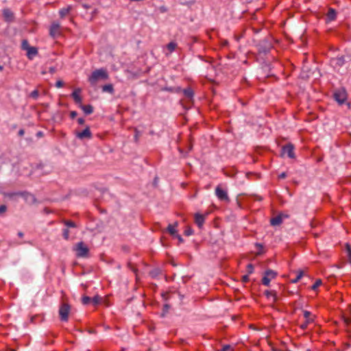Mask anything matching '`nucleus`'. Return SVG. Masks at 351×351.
I'll use <instances>...</instances> for the list:
<instances>
[{
	"label": "nucleus",
	"instance_id": "e2e57ef3",
	"mask_svg": "<svg viewBox=\"0 0 351 351\" xmlns=\"http://www.w3.org/2000/svg\"><path fill=\"white\" fill-rule=\"evenodd\" d=\"M256 246L257 247L260 248V249H261V248H263V245H262L261 244H260V243H256Z\"/></svg>",
	"mask_w": 351,
	"mask_h": 351
},
{
	"label": "nucleus",
	"instance_id": "37998d69",
	"mask_svg": "<svg viewBox=\"0 0 351 351\" xmlns=\"http://www.w3.org/2000/svg\"><path fill=\"white\" fill-rule=\"evenodd\" d=\"M7 210V207L5 205H1L0 206V215L3 214Z\"/></svg>",
	"mask_w": 351,
	"mask_h": 351
},
{
	"label": "nucleus",
	"instance_id": "338daca9",
	"mask_svg": "<svg viewBox=\"0 0 351 351\" xmlns=\"http://www.w3.org/2000/svg\"><path fill=\"white\" fill-rule=\"evenodd\" d=\"M88 332L90 333H95V330H89Z\"/></svg>",
	"mask_w": 351,
	"mask_h": 351
},
{
	"label": "nucleus",
	"instance_id": "423d86ee",
	"mask_svg": "<svg viewBox=\"0 0 351 351\" xmlns=\"http://www.w3.org/2000/svg\"><path fill=\"white\" fill-rule=\"evenodd\" d=\"M293 149H294L293 145L289 143L282 147L281 155L284 156V155L287 154L289 158H294L295 154L293 152Z\"/></svg>",
	"mask_w": 351,
	"mask_h": 351
},
{
	"label": "nucleus",
	"instance_id": "6e6552de",
	"mask_svg": "<svg viewBox=\"0 0 351 351\" xmlns=\"http://www.w3.org/2000/svg\"><path fill=\"white\" fill-rule=\"evenodd\" d=\"M76 136L81 140L84 138L90 139L92 137V133L90 128L86 127L83 131L77 132Z\"/></svg>",
	"mask_w": 351,
	"mask_h": 351
},
{
	"label": "nucleus",
	"instance_id": "9b49d317",
	"mask_svg": "<svg viewBox=\"0 0 351 351\" xmlns=\"http://www.w3.org/2000/svg\"><path fill=\"white\" fill-rule=\"evenodd\" d=\"M60 25L58 23H53L50 27V35L52 37H56L60 34L59 32Z\"/></svg>",
	"mask_w": 351,
	"mask_h": 351
},
{
	"label": "nucleus",
	"instance_id": "2eb2a0df",
	"mask_svg": "<svg viewBox=\"0 0 351 351\" xmlns=\"http://www.w3.org/2000/svg\"><path fill=\"white\" fill-rule=\"evenodd\" d=\"M21 195L24 196L27 203L35 204L36 202V199L34 195L28 193H21Z\"/></svg>",
	"mask_w": 351,
	"mask_h": 351
},
{
	"label": "nucleus",
	"instance_id": "20e7f679",
	"mask_svg": "<svg viewBox=\"0 0 351 351\" xmlns=\"http://www.w3.org/2000/svg\"><path fill=\"white\" fill-rule=\"evenodd\" d=\"M75 250L77 257H86L88 256L89 250L88 247L83 243L79 242L76 244Z\"/></svg>",
	"mask_w": 351,
	"mask_h": 351
},
{
	"label": "nucleus",
	"instance_id": "7ed1b4c3",
	"mask_svg": "<svg viewBox=\"0 0 351 351\" xmlns=\"http://www.w3.org/2000/svg\"><path fill=\"white\" fill-rule=\"evenodd\" d=\"M71 311V306L68 303H62L59 308V315L61 321L67 322Z\"/></svg>",
	"mask_w": 351,
	"mask_h": 351
},
{
	"label": "nucleus",
	"instance_id": "58836bf2",
	"mask_svg": "<svg viewBox=\"0 0 351 351\" xmlns=\"http://www.w3.org/2000/svg\"><path fill=\"white\" fill-rule=\"evenodd\" d=\"M63 237L66 240L69 238V231L67 228L63 230Z\"/></svg>",
	"mask_w": 351,
	"mask_h": 351
},
{
	"label": "nucleus",
	"instance_id": "dca6fc26",
	"mask_svg": "<svg viewBox=\"0 0 351 351\" xmlns=\"http://www.w3.org/2000/svg\"><path fill=\"white\" fill-rule=\"evenodd\" d=\"M184 96L189 100L192 101L194 95L193 90L191 88H187L182 90Z\"/></svg>",
	"mask_w": 351,
	"mask_h": 351
},
{
	"label": "nucleus",
	"instance_id": "cd10ccee",
	"mask_svg": "<svg viewBox=\"0 0 351 351\" xmlns=\"http://www.w3.org/2000/svg\"><path fill=\"white\" fill-rule=\"evenodd\" d=\"M177 47V44L174 42L169 43L167 47L169 50L170 52H172Z\"/></svg>",
	"mask_w": 351,
	"mask_h": 351
},
{
	"label": "nucleus",
	"instance_id": "a878e982",
	"mask_svg": "<svg viewBox=\"0 0 351 351\" xmlns=\"http://www.w3.org/2000/svg\"><path fill=\"white\" fill-rule=\"evenodd\" d=\"M101 301V298L99 297V295H95V297H93V298H91V302L94 304V305H97L99 304Z\"/></svg>",
	"mask_w": 351,
	"mask_h": 351
},
{
	"label": "nucleus",
	"instance_id": "e433bc0d",
	"mask_svg": "<svg viewBox=\"0 0 351 351\" xmlns=\"http://www.w3.org/2000/svg\"><path fill=\"white\" fill-rule=\"evenodd\" d=\"M311 315V313L307 311H304V316L306 319L307 322H311L312 320L309 319V317Z\"/></svg>",
	"mask_w": 351,
	"mask_h": 351
},
{
	"label": "nucleus",
	"instance_id": "39448f33",
	"mask_svg": "<svg viewBox=\"0 0 351 351\" xmlns=\"http://www.w3.org/2000/svg\"><path fill=\"white\" fill-rule=\"evenodd\" d=\"M333 97L341 105L347 99V93L344 88H340L335 91Z\"/></svg>",
	"mask_w": 351,
	"mask_h": 351
},
{
	"label": "nucleus",
	"instance_id": "680f3d73",
	"mask_svg": "<svg viewBox=\"0 0 351 351\" xmlns=\"http://www.w3.org/2000/svg\"><path fill=\"white\" fill-rule=\"evenodd\" d=\"M18 236H19V237H23V233L22 232H18Z\"/></svg>",
	"mask_w": 351,
	"mask_h": 351
},
{
	"label": "nucleus",
	"instance_id": "79ce46f5",
	"mask_svg": "<svg viewBox=\"0 0 351 351\" xmlns=\"http://www.w3.org/2000/svg\"><path fill=\"white\" fill-rule=\"evenodd\" d=\"M274 291H269V290H267V291H265V295L267 298L271 297V295L274 294Z\"/></svg>",
	"mask_w": 351,
	"mask_h": 351
},
{
	"label": "nucleus",
	"instance_id": "aec40b11",
	"mask_svg": "<svg viewBox=\"0 0 351 351\" xmlns=\"http://www.w3.org/2000/svg\"><path fill=\"white\" fill-rule=\"evenodd\" d=\"M335 18L336 11L332 8H330L327 14V21H333L335 19Z\"/></svg>",
	"mask_w": 351,
	"mask_h": 351
},
{
	"label": "nucleus",
	"instance_id": "3c124183",
	"mask_svg": "<svg viewBox=\"0 0 351 351\" xmlns=\"http://www.w3.org/2000/svg\"><path fill=\"white\" fill-rule=\"evenodd\" d=\"M175 237L178 239V240L179 241L180 243H182L184 241L183 239L182 238V237L180 234H177L175 236Z\"/></svg>",
	"mask_w": 351,
	"mask_h": 351
},
{
	"label": "nucleus",
	"instance_id": "8fccbe9b",
	"mask_svg": "<svg viewBox=\"0 0 351 351\" xmlns=\"http://www.w3.org/2000/svg\"><path fill=\"white\" fill-rule=\"evenodd\" d=\"M242 280L243 282H246L249 280V276L248 275H245L242 277Z\"/></svg>",
	"mask_w": 351,
	"mask_h": 351
},
{
	"label": "nucleus",
	"instance_id": "473e14b6",
	"mask_svg": "<svg viewBox=\"0 0 351 351\" xmlns=\"http://www.w3.org/2000/svg\"><path fill=\"white\" fill-rule=\"evenodd\" d=\"M169 308H170V306L169 304H166L164 305L162 313L161 314L162 317H165V315L167 313Z\"/></svg>",
	"mask_w": 351,
	"mask_h": 351
},
{
	"label": "nucleus",
	"instance_id": "f704fd0d",
	"mask_svg": "<svg viewBox=\"0 0 351 351\" xmlns=\"http://www.w3.org/2000/svg\"><path fill=\"white\" fill-rule=\"evenodd\" d=\"M193 234V230L191 227H187V228L184 231V234L186 236H191Z\"/></svg>",
	"mask_w": 351,
	"mask_h": 351
},
{
	"label": "nucleus",
	"instance_id": "a211bd4d",
	"mask_svg": "<svg viewBox=\"0 0 351 351\" xmlns=\"http://www.w3.org/2000/svg\"><path fill=\"white\" fill-rule=\"evenodd\" d=\"M336 66H342L346 62L344 56H339L332 60Z\"/></svg>",
	"mask_w": 351,
	"mask_h": 351
},
{
	"label": "nucleus",
	"instance_id": "4c0bfd02",
	"mask_svg": "<svg viewBox=\"0 0 351 351\" xmlns=\"http://www.w3.org/2000/svg\"><path fill=\"white\" fill-rule=\"evenodd\" d=\"M38 95H39V93L37 90H34L30 94V96L35 99H36L38 98Z\"/></svg>",
	"mask_w": 351,
	"mask_h": 351
},
{
	"label": "nucleus",
	"instance_id": "a18cd8bd",
	"mask_svg": "<svg viewBox=\"0 0 351 351\" xmlns=\"http://www.w3.org/2000/svg\"><path fill=\"white\" fill-rule=\"evenodd\" d=\"M159 11L161 12V13H165V12H167V8L165 7V5H162L160 7H159Z\"/></svg>",
	"mask_w": 351,
	"mask_h": 351
},
{
	"label": "nucleus",
	"instance_id": "5fc2aeb1",
	"mask_svg": "<svg viewBox=\"0 0 351 351\" xmlns=\"http://www.w3.org/2000/svg\"><path fill=\"white\" fill-rule=\"evenodd\" d=\"M136 134H135V136H134V139H135V141H138V136H140V134L139 132L136 130Z\"/></svg>",
	"mask_w": 351,
	"mask_h": 351
},
{
	"label": "nucleus",
	"instance_id": "4d7b16f0",
	"mask_svg": "<svg viewBox=\"0 0 351 351\" xmlns=\"http://www.w3.org/2000/svg\"><path fill=\"white\" fill-rule=\"evenodd\" d=\"M56 71V69L55 67H53V66L50 67V69H49V72H50L51 74L54 73Z\"/></svg>",
	"mask_w": 351,
	"mask_h": 351
},
{
	"label": "nucleus",
	"instance_id": "393cba45",
	"mask_svg": "<svg viewBox=\"0 0 351 351\" xmlns=\"http://www.w3.org/2000/svg\"><path fill=\"white\" fill-rule=\"evenodd\" d=\"M303 276H304V272H303V271H298V275H297V276H296V278H294V279H293V280H291V282L292 283H297V282H298L301 279V278H302Z\"/></svg>",
	"mask_w": 351,
	"mask_h": 351
},
{
	"label": "nucleus",
	"instance_id": "b1692460",
	"mask_svg": "<svg viewBox=\"0 0 351 351\" xmlns=\"http://www.w3.org/2000/svg\"><path fill=\"white\" fill-rule=\"evenodd\" d=\"M160 274V269L158 268L154 269L152 271H150V272H149V275L152 278L157 277Z\"/></svg>",
	"mask_w": 351,
	"mask_h": 351
},
{
	"label": "nucleus",
	"instance_id": "6ab92c4d",
	"mask_svg": "<svg viewBox=\"0 0 351 351\" xmlns=\"http://www.w3.org/2000/svg\"><path fill=\"white\" fill-rule=\"evenodd\" d=\"M81 108L86 114H90L93 112V108L91 105H80Z\"/></svg>",
	"mask_w": 351,
	"mask_h": 351
},
{
	"label": "nucleus",
	"instance_id": "4be33fe9",
	"mask_svg": "<svg viewBox=\"0 0 351 351\" xmlns=\"http://www.w3.org/2000/svg\"><path fill=\"white\" fill-rule=\"evenodd\" d=\"M276 272L271 269H267L265 272V276H268L270 278V280L274 278L276 276Z\"/></svg>",
	"mask_w": 351,
	"mask_h": 351
},
{
	"label": "nucleus",
	"instance_id": "49530a36",
	"mask_svg": "<svg viewBox=\"0 0 351 351\" xmlns=\"http://www.w3.org/2000/svg\"><path fill=\"white\" fill-rule=\"evenodd\" d=\"M128 267H130V269L132 271H133L136 274V279H138V276H137V274H136V272H137V269H136L134 267H133V266H132V265L131 263H129V264H128Z\"/></svg>",
	"mask_w": 351,
	"mask_h": 351
},
{
	"label": "nucleus",
	"instance_id": "f257e3e1",
	"mask_svg": "<svg viewBox=\"0 0 351 351\" xmlns=\"http://www.w3.org/2000/svg\"><path fill=\"white\" fill-rule=\"evenodd\" d=\"M108 79V74L106 69H100L94 71L88 77V81L92 86H95L99 81H105Z\"/></svg>",
	"mask_w": 351,
	"mask_h": 351
},
{
	"label": "nucleus",
	"instance_id": "f8f14e48",
	"mask_svg": "<svg viewBox=\"0 0 351 351\" xmlns=\"http://www.w3.org/2000/svg\"><path fill=\"white\" fill-rule=\"evenodd\" d=\"M26 51L27 56L29 60H32L38 54V49L35 47H30Z\"/></svg>",
	"mask_w": 351,
	"mask_h": 351
},
{
	"label": "nucleus",
	"instance_id": "2f4dec72",
	"mask_svg": "<svg viewBox=\"0 0 351 351\" xmlns=\"http://www.w3.org/2000/svg\"><path fill=\"white\" fill-rule=\"evenodd\" d=\"M271 280L268 276H264L262 279V282L264 285L268 286L269 285Z\"/></svg>",
	"mask_w": 351,
	"mask_h": 351
},
{
	"label": "nucleus",
	"instance_id": "13d9d810",
	"mask_svg": "<svg viewBox=\"0 0 351 351\" xmlns=\"http://www.w3.org/2000/svg\"><path fill=\"white\" fill-rule=\"evenodd\" d=\"M24 133H25L24 130L21 129V130L19 131V133H18V134H19V136H22L24 134Z\"/></svg>",
	"mask_w": 351,
	"mask_h": 351
},
{
	"label": "nucleus",
	"instance_id": "69168bd1",
	"mask_svg": "<svg viewBox=\"0 0 351 351\" xmlns=\"http://www.w3.org/2000/svg\"><path fill=\"white\" fill-rule=\"evenodd\" d=\"M191 149H192V145H189L188 147V149L190 151V150H191Z\"/></svg>",
	"mask_w": 351,
	"mask_h": 351
},
{
	"label": "nucleus",
	"instance_id": "864d4df0",
	"mask_svg": "<svg viewBox=\"0 0 351 351\" xmlns=\"http://www.w3.org/2000/svg\"><path fill=\"white\" fill-rule=\"evenodd\" d=\"M271 298H272V300H273L274 302L277 301L278 297L276 295V291H274V294L271 295Z\"/></svg>",
	"mask_w": 351,
	"mask_h": 351
},
{
	"label": "nucleus",
	"instance_id": "bb28decb",
	"mask_svg": "<svg viewBox=\"0 0 351 351\" xmlns=\"http://www.w3.org/2000/svg\"><path fill=\"white\" fill-rule=\"evenodd\" d=\"M163 90L175 93H179L182 90L180 87H166Z\"/></svg>",
	"mask_w": 351,
	"mask_h": 351
},
{
	"label": "nucleus",
	"instance_id": "c756f323",
	"mask_svg": "<svg viewBox=\"0 0 351 351\" xmlns=\"http://www.w3.org/2000/svg\"><path fill=\"white\" fill-rule=\"evenodd\" d=\"M71 7H68L66 8H64L60 11V15L61 17L65 16L70 11Z\"/></svg>",
	"mask_w": 351,
	"mask_h": 351
},
{
	"label": "nucleus",
	"instance_id": "774afa93",
	"mask_svg": "<svg viewBox=\"0 0 351 351\" xmlns=\"http://www.w3.org/2000/svg\"><path fill=\"white\" fill-rule=\"evenodd\" d=\"M42 74H43V75L46 74V71H42Z\"/></svg>",
	"mask_w": 351,
	"mask_h": 351
},
{
	"label": "nucleus",
	"instance_id": "f03ea898",
	"mask_svg": "<svg viewBox=\"0 0 351 351\" xmlns=\"http://www.w3.org/2000/svg\"><path fill=\"white\" fill-rule=\"evenodd\" d=\"M257 47L260 54L266 55L272 48V44L270 40L264 39L258 43Z\"/></svg>",
	"mask_w": 351,
	"mask_h": 351
},
{
	"label": "nucleus",
	"instance_id": "0e129e2a",
	"mask_svg": "<svg viewBox=\"0 0 351 351\" xmlns=\"http://www.w3.org/2000/svg\"><path fill=\"white\" fill-rule=\"evenodd\" d=\"M83 6H84V8H85L86 9L90 7L88 5H86V4H84Z\"/></svg>",
	"mask_w": 351,
	"mask_h": 351
},
{
	"label": "nucleus",
	"instance_id": "5701e85b",
	"mask_svg": "<svg viewBox=\"0 0 351 351\" xmlns=\"http://www.w3.org/2000/svg\"><path fill=\"white\" fill-rule=\"evenodd\" d=\"M346 250L348 255V262L351 264V245L350 244L346 243Z\"/></svg>",
	"mask_w": 351,
	"mask_h": 351
},
{
	"label": "nucleus",
	"instance_id": "09e8293b",
	"mask_svg": "<svg viewBox=\"0 0 351 351\" xmlns=\"http://www.w3.org/2000/svg\"><path fill=\"white\" fill-rule=\"evenodd\" d=\"M77 112L75 111H71L70 113V116L71 119H74L77 116Z\"/></svg>",
	"mask_w": 351,
	"mask_h": 351
},
{
	"label": "nucleus",
	"instance_id": "f3484780",
	"mask_svg": "<svg viewBox=\"0 0 351 351\" xmlns=\"http://www.w3.org/2000/svg\"><path fill=\"white\" fill-rule=\"evenodd\" d=\"M177 226H178V222H175V223H174V225H173H173L169 224V225L168 226V227H167V231H168V232H169L171 235H172V236L175 237V236L177 234V230H176V227H177Z\"/></svg>",
	"mask_w": 351,
	"mask_h": 351
},
{
	"label": "nucleus",
	"instance_id": "ddd939ff",
	"mask_svg": "<svg viewBox=\"0 0 351 351\" xmlns=\"http://www.w3.org/2000/svg\"><path fill=\"white\" fill-rule=\"evenodd\" d=\"M195 222L199 228H202L204 223V216L199 213L195 215Z\"/></svg>",
	"mask_w": 351,
	"mask_h": 351
},
{
	"label": "nucleus",
	"instance_id": "bf43d9fd",
	"mask_svg": "<svg viewBox=\"0 0 351 351\" xmlns=\"http://www.w3.org/2000/svg\"><path fill=\"white\" fill-rule=\"evenodd\" d=\"M309 322H307V321L306 322V323H304V324L302 325V328H306L307 326V324H308Z\"/></svg>",
	"mask_w": 351,
	"mask_h": 351
},
{
	"label": "nucleus",
	"instance_id": "a19ab883",
	"mask_svg": "<svg viewBox=\"0 0 351 351\" xmlns=\"http://www.w3.org/2000/svg\"><path fill=\"white\" fill-rule=\"evenodd\" d=\"M342 318L346 325H349L351 323V318L346 317L344 315H342Z\"/></svg>",
	"mask_w": 351,
	"mask_h": 351
},
{
	"label": "nucleus",
	"instance_id": "de8ad7c7",
	"mask_svg": "<svg viewBox=\"0 0 351 351\" xmlns=\"http://www.w3.org/2000/svg\"><path fill=\"white\" fill-rule=\"evenodd\" d=\"M63 85H64V82L62 80L57 81V82L56 84V86L57 88H61L63 86Z\"/></svg>",
	"mask_w": 351,
	"mask_h": 351
},
{
	"label": "nucleus",
	"instance_id": "412c9836",
	"mask_svg": "<svg viewBox=\"0 0 351 351\" xmlns=\"http://www.w3.org/2000/svg\"><path fill=\"white\" fill-rule=\"evenodd\" d=\"M102 91L106 93H109L110 94H112L114 92V88L112 84H106L102 86Z\"/></svg>",
	"mask_w": 351,
	"mask_h": 351
},
{
	"label": "nucleus",
	"instance_id": "1a4fd4ad",
	"mask_svg": "<svg viewBox=\"0 0 351 351\" xmlns=\"http://www.w3.org/2000/svg\"><path fill=\"white\" fill-rule=\"evenodd\" d=\"M215 194L217 196V197L221 200L228 201L229 199L226 191L223 190L220 186H217L216 188Z\"/></svg>",
	"mask_w": 351,
	"mask_h": 351
},
{
	"label": "nucleus",
	"instance_id": "c85d7f7f",
	"mask_svg": "<svg viewBox=\"0 0 351 351\" xmlns=\"http://www.w3.org/2000/svg\"><path fill=\"white\" fill-rule=\"evenodd\" d=\"M31 46H29V43L27 40H23L21 43V48L23 50L26 51L28 48H29Z\"/></svg>",
	"mask_w": 351,
	"mask_h": 351
},
{
	"label": "nucleus",
	"instance_id": "4468645a",
	"mask_svg": "<svg viewBox=\"0 0 351 351\" xmlns=\"http://www.w3.org/2000/svg\"><path fill=\"white\" fill-rule=\"evenodd\" d=\"M81 93L80 88L75 89L73 93H72V97L73 98L74 101L76 104H81L82 102V97L80 96V93Z\"/></svg>",
	"mask_w": 351,
	"mask_h": 351
},
{
	"label": "nucleus",
	"instance_id": "72a5a7b5",
	"mask_svg": "<svg viewBox=\"0 0 351 351\" xmlns=\"http://www.w3.org/2000/svg\"><path fill=\"white\" fill-rule=\"evenodd\" d=\"M83 304H88L91 302V298L88 296H84L82 299Z\"/></svg>",
	"mask_w": 351,
	"mask_h": 351
},
{
	"label": "nucleus",
	"instance_id": "6e6d98bb",
	"mask_svg": "<svg viewBox=\"0 0 351 351\" xmlns=\"http://www.w3.org/2000/svg\"><path fill=\"white\" fill-rule=\"evenodd\" d=\"M286 176H287L286 173L282 172V173H280V174L279 175V176H278V177H279V178H280V179H283V178H286Z\"/></svg>",
	"mask_w": 351,
	"mask_h": 351
},
{
	"label": "nucleus",
	"instance_id": "9d476101",
	"mask_svg": "<svg viewBox=\"0 0 351 351\" xmlns=\"http://www.w3.org/2000/svg\"><path fill=\"white\" fill-rule=\"evenodd\" d=\"M287 217H288L287 215L280 214L278 216L272 218L270 220L271 225L274 226H278L282 222L283 218H287Z\"/></svg>",
	"mask_w": 351,
	"mask_h": 351
},
{
	"label": "nucleus",
	"instance_id": "603ef678",
	"mask_svg": "<svg viewBox=\"0 0 351 351\" xmlns=\"http://www.w3.org/2000/svg\"><path fill=\"white\" fill-rule=\"evenodd\" d=\"M77 122L80 125H83L85 122L84 119L83 118H79L77 119Z\"/></svg>",
	"mask_w": 351,
	"mask_h": 351
},
{
	"label": "nucleus",
	"instance_id": "c03bdc74",
	"mask_svg": "<svg viewBox=\"0 0 351 351\" xmlns=\"http://www.w3.org/2000/svg\"><path fill=\"white\" fill-rule=\"evenodd\" d=\"M248 274H252L254 271V266L252 264H249L247 267Z\"/></svg>",
	"mask_w": 351,
	"mask_h": 351
},
{
	"label": "nucleus",
	"instance_id": "c9c22d12",
	"mask_svg": "<svg viewBox=\"0 0 351 351\" xmlns=\"http://www.w3.org/2000/svg\"><path fill=\"white\" fill-rule=\"evenodd\" d=\"M322 284V280H317L315 283L314 285L312 286L311 289L313 290H316L317 288L320 286Z\"/></svg>",
	"mask_w": 351,
	"mask_h": 351
},
{
	"label": "nucleus",
	"instance_id": "ea45409f",
	"mask_svg": "<svg viewBox=\"0 0 351 351\" xmlns=\"http://www.w3.org/2000/svg\"><path fill=\"white\" fill-rule=\"evenodd\" d=\"M221 351H233V349L231 346L225 345L223 346Z\"/></svg>",
	"mask_w": 351,
	"mask_h": 351
},
{
	"label": "nucleus",
	"instance_id": "0eeeda50",
	"mask_svg": "<svg viewBox=\"0 0 351 351\" xmlns=\"http://www.w3.org/2000/svg\"><path fill=\"white\" fill-rule=\"evenodd\" d=\"M3 16L5 21L8 23L13 22L15 19L13 12L8 8H5L3 10Z\"/></svg>",
	"mask_w": 351,
	"mask_h": 351
},
{
	"label": "nucleus",
	"instance_id": "7c9ffc66",
	"mask_svg": "<svg viewBox=\"0 0 351 351\" xmlns=\"http://www.w3.org/2000/svg\"><path fill=\"white\" fill-rule=\"evenodd\" d=\"M64 223L68 228H75L76 227V224L73 221H71L65 220V221H64Z\"/></svg>",
	"mask_w": 351,
	"mask_h": 351
},
{
	"label": "nucleus",
	"instance_id": "052dcab7",
	"mask_svg": "<svg viewBox=\"0 0 351 351\" xmlns=\"http://www.w3.org/2000/svg\"><path fill=\"white\" fill-rule=\"evenodd\" d=\"M36 135L38 137H41V136H43V132H38Z\"/></svg>",
	"mask_w": 351,
	"mask_h": 351
}]
</instances>
